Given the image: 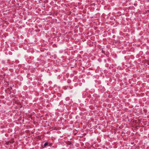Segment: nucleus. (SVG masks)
<instances>
[{"label": "nucleus", "mask_w": 149, "mask_h": 149, "mask_svg": "<svg viewBox=\"0 0 149 149\" xmlns=\"http://www.w3.org/2000/svg\"><path fill=\"white\" fill-rule=\"evenodd\" d=\"M48 144V142H46L44 144V146L45 147H46L47 146Z\"/></svg>", "instance_id": "nucleus-1"}, {"label": "nucleus", "mask_w": 149, "mask_h": 149, "mask_svg": "<svg viewBox=\"0 0 149 149\" xmlns=\"http://www.w3.org/2000/svg\"><path fill=\"white\" fill-rule=\"evenodd\" d=\"M6 144L7 145H8V142H7L6 143Z\"/></svg>", "instance_id": "nucleus-2"}]
</instances>
